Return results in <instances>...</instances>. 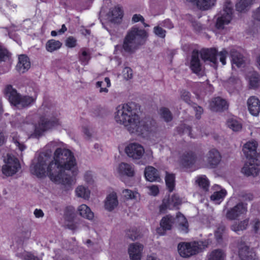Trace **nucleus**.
<instances>
[{
  "instance_id": "obj_1",
  "label": "nucleus",
  "mask_w": 260,
  "mask_h": 260,
  "mask_svg": "<svg viewBox=\"0 0 260 260\" xmlns=\"http://www.w3.org/2000/svg\"><path fill=\"white\" fill-rule=\"evenodd\" d=\"M62 145L57 142L49 143L46 151L40 153L31 166L30 171L40 178L48 175L52 181L68 189L76 183L79 170L74 153L62 148Z\"/></svg>"
},
{
  "instance_id": "obj_2",
  "label": "nucleus",
  "mask_w": 260,
  "mask_h": 260,
  "mask_svg": "<svg viewBox=\"0 0 260 260\" xmlns=\"http://www.w3.org/2000/svg\"><path fill=\"white\" fill-rule=\"evenodd\" d=\"M114 119L117 123L123 125L131 134L144 137L153 131L155 127L153 121L147 118L140 119L136 105L133 103L118 106Z\"/></svg>"
},
{
  "instance_id": "obj_3",
  "label": "nucleus",
  "mask_w": 260,
  "mask_h": 260,
  "mask_svg": "<svg viewBox=\"0 0 260 260\" xmlns=\"http://www.w3.org/2000/svg\"><path fill=\"white\" fill-rule=\"evenodd\" d=\"M41 110L43 111V115L40 117L37 125H34L31 122H25L20 126L27 133H30L33 137H39L44 132L60 125L58 117L59 114L53 107L43 105Z\"/></svg>"
},
{
  "instance_id": "obj_4",
  "label": "nucleus",
  "mask_w": 260,
  "mask_h": 260,
  "mask_svg": "<svg viewBox=\"0 0 260 260\" xmlns=\"http://www.w3.org/2000/svg\"><path fill=\"white\" fill-rule=\"evenodd\" d=\"M148 33L144 29L134 26L129 29L123 40L122 49L126 52L133 53L145 43Z\"/></svg>"
},
{
  "instance_id": "obj_5",
  "label": "nucleus",
  "mask_w": 260,
  "mask_h": 260,
  "mask_svg": "<svg viewBox=\"0 0 260 260\" xmlns=\"http://www.w3.org/2000/svg\"><path fill=\"white\" fill-rule=\"evenodd\" d=\"M211 243L209 240L180 242L178 245V251L181 256L189 257L196 255L206 249Z\"/></svg>"
},
{
  "instance_id": "obj_6",
  "label": "nucleus",
  "mask_w": 260,
  "mask_h": 260,
  "mask_svg": "<svg viewBox=\"0 0 260 260\" xmlns=\"http://www.w3.org/2000/svg\"><path fill=\"white\" fill-rule=\"evenodd\" d=\"M4 93L10 103L18 109H22L29 106L34 103L36 99V95L34 96L21 95L10 85L6 87Z\"/></svg>"
},
{
  "instance_id": "obj_7",
  "label": "nucleus",
  "mask_w": 260,
  "mask_h": 260,
  "mask_svg": "<svg viewBox=\"0 0 260 260\" xmlns=\"http://www.w3.org/2000/svg\"><path fill=\"white\" fill-rule=\"evenodd\" d=\"M233 4L231 0H225L223 5V9L218 14L216 22V27L218 29H223L229 24L234 16Z\"/></svg>"
},
{
  "instance_id": "obj_8",
  "label": "nucleus",
  "mask_w": 260,
  "mask_h": 260,
  "mask_svg": "<svg viewBox=\"0 0 260 260\" xmlns=\"http://www.w3.org/2000/svg\"><path fill=\"white\" fill-rule=\"evenodd\" d=\"M228 52L225 49L220 52H217L216 49H208L202 50L201 52V56L204 61H208L213 64L216 67L217 63V58L222 65L226 64V58Z\"/></svg>"
},
{
  "instance_id": "obj_9",
  "label": "nucleus",
  "mask_w": 260,
  "mask_h": 260,
  "mask_svg": "<svg viewBox=\"0 0 260 260\" xmlns=\"http://www.w3.org/2000/svg\"><path fill=\"white\" fill-rule=\"evenodd\" d=\"M4 161L2 172L6 176H12L16 174L21 168L18 159L14 156L7 155V158Z\"/></svg>"
},
{
  "instance_id": "obj_10",
  "label": "nucleus",
  "mask_w": 260,
  "mask_h": 260,
  "mask_svg": "<svg viewBox=\"0 0 260 260\" xmlns=\"http://www.w3.org/2000/svg\"><path fill=\"white\" fill-rule=\"evenodd\" d=\"M248 211L247 204L243 202H239L234 207L228 209L225 216L226 219L234 220L238 219L240 216L245 215Z\"/></svg>"
},
{
  "instance_id": "obj_11",
  "label": "nucleus",
  "mask_w": 260,
  "mask_h": 260,
  "mask_svg": "<svg viewBox=\"0 0 260 260\" xmlns=\"http://www.w3.org/2000/svg\"><path fill=\"white\" fill-rule=\"evenodd\" d=\"M127 156L133 160L141 159L145 153L143 146L138 143H131L127 144L124 149Z\"/></svg>"
},
{
  "instance_id": "obj_12",
  "label": "nucleus",
  "mask_w": 260,
  "mask_h": 260,
  "mask_svg": "<svg viewBox=\"0 0 260 260\" xmlns=\"http://www.w3.org/2000/svg\"><path fill=\"white\" fill-rule=\"evenodd\" d=\"M242 172L247 176H257L260 172V164L258 160L255 158H248L244 164Z\"/></svg>"
},
{
  "instance_id": "obj_13",
  "label": "nucleus",
  "mask_w": 260,
  "mask_h": 260,
  "mask_svg": "<svg viewBox=\"0 0 260 260\" xmlns=\"http://www.w3.org/2000/svg\"><path fill=\"white\" fill-rule=\"evenodd\" d=\"M116 171L120 177L126 176L131 178L134 177L135 174L134 165L124 162H121L118 165Z\"/></svg>"
},
{
  "instance_id": "obj_14",
  "label": "nucleus",
  "mask_w": 260,
  "mask_h": 260,
  "mask_svg": "<svg viewBox=\"0 0 260 260\" xmlns=\"http://www.w3.org/2000/svg\"><path fill=\"white\" fill-rule=\"evenodd\" d=\"M144 246L139 243L131 244L128 248V253L131 260H141Z\"/></svg>"
},
{
  "instance_id": "obj_15",
  "label": "nucleus",
  "mask_w": 260,
  "mask_h": 260,
  "mask_svg": "<svg viewBox=\"0 0 260 260\" xmlns=\"http://www.w3.org/2000/svg\"><path fill=\"white\" fill-rule=\"evenodd\" d=\"M238 253L241 260H258L255 253L245 244L239 246Z\"/></svg>"
},
{
  "instance_id": "obj_16",
  "label": "nucleus",
  "mask_w": 260,
  "mask_h": 260,
  "mask_svg": "<svg viewBox=\"0 0 260 260\" xmlns=\"http://www.w3.org/2000/svg\"><path fill=\"white\" fill-rule=\"evenodd\" d=\"M209 107L212 111L220 112L227 109L228 104L225 100L217 97L212 100L210 103Z\"/></svg>"
},
{
  "instance_id": "obj_17",
  "label": "nucleus",
  "mask_w": 260,
  "mask_h": 260,
  "mask_svg": "<svg viewBox=\"0 0 260 260\" xmlns=\"http://www.w3.org/2000/svg\"><path fill=\"white\" fill-rule=\"evenodd\" d=\"M118 205V200L117 193L115 192L110 193L106 197L105 203V209L108 211H112Z\"/></svg>"
},
{
  "instance_id": "obj_18",
  "label": "nucleus",
  "mask_w": 260,
  "mask_h": 260,
  "mask_svg": "<svg viewBox=\"0 0 260 260\" xmlns=\"http://www.w3.org/2000/svg\"><path fill=\"white\" fill-rule=\"evenodd\" d=\"M248 109L250 113L255 116L260 112V101L254 96L250 97L247 102Z\"/></svg>"
},
{
  "instance_id": "obj_19",
  "label": "nucleus",
  "mask_w": 260,
  "mask_h": 260,
  "mask_svg": "<svg viewBox=\"0 0 260 260\" xmlns=\"http://www.w3.org/2000/svg\"><path fill=\"white\" fill-rule=\"evenodd\" d=\"M257 145L254 140L249 141L244 145L243 151L247 158H255Z\"/></svg>"
},
{
  "instance_id": "obj_20",
  "label": "nucleus",
  "mask_w": 260,
  "mask_h": 260,
  "mask_svg": "<svg viewBox=\"0 0 260 260\" xmlns=\"http://www.w3.org/2000/svg\"><path fill=\"white\" fill-rule=\"evenodd\" d=\"M255 0H236L235 8L237 12L246 13L251 8Z\"/></svg>"
},
{
  "instance_id": "obj_21",
  "label": "nucleus",
  "mask_w": 260,
  "mask_h": 260,
  "mask_svg": "<svg viewBox=\"0 0 260 260\" xmlns=\"http://www.w3.org/2000/svg\"><path fill=\"white\" fill-rule=\"evenodd\" d=\"M30 67V62L28 57L25 55H20L16 65V70L20 73L26 72Z\"/></svg>"
},
{
  "instance_id": "obj_22",
  "label": "nucleus",
  "mask_w": 260,
  "mask_h": 260,
  "mask_svg": "<svg viewBox=\"0 0 260 260\" xmlns=\"http://www.w3.org/2000/svg\"><path fill=\"white\" fill-rule=\"evenodd\" d=\"M190 68L196 74H198L201 71V64L199 59V53L198 51L194 50L192 53Z\"/></svg>"
},
{
  "instance_id": "obj_23",
  "label": "nucleus",
  "mask_w": 260,
  "mask_h": 260,
  "mask_svg": "<svg viewBox=\"0 0 260 260\" xmlns=\"http://www.w3.org/2000/svg\"><path fill=\"white\" fill-rule=\"evenodd\" d=\"M186 3L197 6L201 10H208L213 6L216 0H184Z\"/></svg>"
},
{
  "instance_id": "obj_24",
  "label": "nucleus",
  "mask_w": 260,
  "mask_h": 260,
  "mask_svg": "<svg viewBox=\"0 0 260 260\" xmlns=\"http://www.w3.org/2000/svg\"><path fill=\"white\" fill-rule=\"evenodd\" d=\"M230 54L232 58L233 67H234V66L238 68L244 66L245 60L241 54L235 49H232L230 51Z\"/></svg>"
},
{
  "instance_id": "obj_25",
  "label": "nucleus",
  "mask_w": 260,
  "mask_h": 260,
  "mask_svg": "<svg viewBox=\"0 0 260 260\" xmlns=\"http://www.w3.org/2000/svg\"><path fill=\"white\" fill-rule=\"evenodd\" d=\"M208 163L212 167L216 166L221 160V155L216 149H212L206 155Z\"/></svg>"
},
{
  "instance_id": "obj_26",
  "label": "nucleus",
  "mask_w": 260,
  "mask_h": 260,
  "mask_svg": "<svg viewBox=\"0 0 260 260\" xmlns=\"http://www.w3.org/2000/svg\"><path fill=\"white\" fill-rule=\"evenodd\" d=\"M177 224L179 230L183 233H187L188 231V223L184 216L179 213L177 214L176 219L174 218V223Z\"/></svg>"
},
{
  "instance_id": "obj_27",
  "label": "nucleus",
  "mask_w": 260,
  "mask_h": 260,
  "mask_svg": "<svg viewBox=\"0 0 260 260\" xmlns=\"http://www.w3.org/2000/svg\"><path fill=\"white\" fill-rule=\"evenodd\" d=\"M123 17V11L119 7H115L110 10L108 13L110 20L114 23H119Z\"/></svg>"
},
{
  "instance_id": "obj_28",
  "label": "nucleus",
  "mask_w": 260,
  "mask_h": 260,
  "mask_svg": "<svg viewBox=\"0 0 260 260\" xmlns=\"http://www.w3.org/2000/svg\"><path fill=\"white\" fill-rule=\"evenodd\" d=\"M77 211L80 216L89 220H92L94 218V213L91 211L90 208L85 204H81L79 206Z\"/></svg>"
},
{
  "instance_id": "obj_29",
  "label": "nucleus",
  "mask_w": 260,
  "mask_h": 260,
  "mask_svg": "<svg viewBox=\"0 0 260 260\" xmlns=\"http://www.w3.org/2000/svg\"><path fill=\"white\" fill-rule=\"evenodd\" d=\"M75 193L77 197L85 200H88L90 197L91 191L88 187L80 185L75 188Z\"/></svg>"
},
{
  "instance_id": "obj_30",
  "label": "nucleus",
  "mask_w": 260,
  "mask_h": 260,
  "mask_svg": "<svg viewBox=\"0 0 260 260\" xmlns=\"http://www.w3.org/2000/svg\"><path fill=\"white\" fill-rule=\"evenodd\" d=\"M145 177L147 180L150 182L157 181L159 175L156 169L151 166H148L145 170Z\"/></svg>"
},
{
  "instance_id": "obj_31",
  "label": "nucleus",
  "mask_w": 260,
  "mask_h": 260,
  "mask_svg": "<svg viewBox=\"0 0 260 260\" xmlns=\"http://www.w3.org/2000/svg\"><path fill=\"white\" fill-rule=\"evenodd\" d=\"M181 163L185 167H190L196 161V157L192 152L184 154L181 158Z\"/></svg>"
},
{
  "instance_id": "obj_32",
  "label": "nucleus",
  "mask_w": 260,
  "mask_h": 260,
  "mask_svg": "<svg viewBox=\"0 0 260 260\" xmlns=\"http://www.w3.org/2000/svg\"><path fill=\"white\" fill-rule=\"evenodd\" d=\"M249 224V219L246 218L238 222H234L231 226V230L236 232L238 233L246 230Z\"/></svg>"
},
{
  "instance_id": "obj_33",
  "label": "nucleus",
  "mask_w": 260,
  "mask_h": 260,
  "mask_svg": "<svg viewBox=\"0 0 260 260\" xmlns=\"http://www.w3.org/2000/svg\"><path fill=\"white\" fill-rule=\"evenodd\" d=\"M225 257L224 252L220 249H214L207 255V260H224Z\"/></svg>"
},
{
  "instance_id": "obj_34",
  "label": "nucleus",
  "mask_w": 260,
  "mask_h": 260,
  "mask_svg": "<svg viewBox=\"0 0 260 260\" xmlns=\"http://www.w3.org/2000/svg\"><path fill=\"white\" fill-rule=\"evenodd\" d=\"M249 84L251 88H256L260 83V75L256 72H250L247 75Z\"/></svg>"
},
{
  "instance_id": "obj_35",
  "label": "nucleus",
  "mask_w": 260,
  "mask_h": 260,
  "mask_svg": "<svg viewBox=\"0 0 260 260\" xmlns=\"http://www.w3.org/2000/svg\"><path fill=\"white\" fill-rule=\"evenodd\" d=\"M122 194L126 200H134L138 201L140 200V193L136 190H132L129 189H124L122 191Z\"/></svg>"
},
{
  "instance_id": "obj_36",
  "label": "nucleus",
  "mask_w": 260,
  "mask_h": 260,
  "mask_svg": "<svg viewBox=\"0 0 260 260\" xmlns=\"http://www.w3.org/2000/svg\"><path fill=\"white\" fill-rule=\"evenodd\" d=\"M62 46V43L57 40L51 39L48 40L46 44V49L49 52H53L58 50Z\"/></svg>"
},
{
  "instance_id": "obj_37",
  "label": "nucleus",
  "mask_w": 260,
  "mask_h": 260,
  "mask_svg": "<svg viewBox=\"0 0 260 260\" xmlns=\"http://www.w3.org/2000/svg\"><path fill=\"white\" fill-rule=\"evenodd\" d=\"M251 231L254 234H260V218L252 217L249 220Z\"/></svg>"
},
{
  "instance_id": "obj_38",
  "label": "nucleus",
  "mask_w": 260,
  "mask_h": 260,
  "mask_svg": "<svg viewBox=\"0 0 260 260\" xmlns=\"http://www.w3.org/2000/svg\"><path fill=\"white\" fill-rule=\"evenodd\" d=\"M173 223H174V218L172 216L167 215L161 219L160 225L164 230H170Z\"/></svg>"
},
{
  "instance_id": "obj_39",
  "label": "nucleus",
  "mask_w": 260,
  "mask_h": 260,
  "mask_svg": "<svg viewBox=\"0 0 260 260\" xmlns=\"http://www.w3.org/2000/svg\"><path fill=\"white\" fill-rule=\"evenodd\" d=\"M226 194L225 189H221L219 191H216L210 197L211 200L216 204H219L224 199Z\"/></svg>"
},
{
  "instance_id": "obj_40",
  "label": "nucleus",
  "mask_w": 260,
  "mask_h": 260,
  "mask_svg": "<svg viewBox=\"0 0 260 260\" xmlns=\"http://www.w3.org/2000/svg\"><path fill=\"white\" fill-rule=\"evenodd\" d=\"M228 126L234 132H238L242 128V124L235 119H229L226 122Z\"/></svg>"
},
{
  "instance_id": "obj_41",
  "label": "nucleus",
  "mask_w": 260,
  "mask_h": 260,
  "mask_svg": "<svg viewBox=\"0 0 260 260\" xmlns=\"http://www.w3.org/2000/svg\"><path fill=\"white\" fill-rule=\"evenodd\" d=\"M196 182L199 186L201 188H202L205 191H207L208 189L209 182L205 176H201L197 177Z\"/></svg>"
},
{
  "instance_id": "obj_42",
  "label": "nucleus",
  "mask_w": 260,
  "mask_h": 260,
  "mask_svg": "<svg viewBox=\"0 0 260 260\" xmlns=\"http://www.w3.org/2000/svg\"><path fill=\"white\" fill-rule=\"evenodd\" d=\"M159 113L161 117L166 122H169L172 120L173 118L172 114L170 111L167 108H161L159 110Z\"/></svg>"
},
{
  "instance_id": "obj_43",
  "label": "nucleus",
  "mask_w": 260,
  "mask_h": 260,
  "mask_svg": "<svg viewBox=\"0 0 260 260\" xmlns=\"http://www.w3.org/2000/svg\"><path fill=\"white\" fill-rule=\"evenodd\" d=\"M166 183L167 187L170 191H172L175 185V176L173 174L166 173Z\"/></svg>"
},
{
  "instance_id": "obj_44",
  "label": "nucleus",
  "mask_w": 260,
  "mask_h": 260,
  "mask_svg": "<svg viewBox=\"0 0 260 260\" xmlns=\"http://www.w3.org/2000/svg\"><path fill=\"white\" fill-rule=\"evenodd\" d=\"M162 26L158 25L153 28V32L157 37L160 38H165L166 35V31L162 28Z\"/></svg>"
},
{
  "instance_id": "obj_45",
  "label": "nucleus",
  "mask_w": 260,
  "mask_h": 260,
  "mask_svg": "<svg viewBox=\"0 0 260 260\" xmlns=\"http://www.w3.org/2000/svg\"><path fill=\"white\" fill-rule=\"evenodd\" d=\"M11 137H12L14 143L16 144V146L19 148L20 151H22L25 149V146L20 143L19 138L17 136V133H12Z\"/></svg>"
},
{
  "instance_id": "obj_46",
  "label": "nucleus",
  "mask_w": 260,
  "mask_h": 260,
  "mask_svg": "<svg viewBox=\"0 0 260 260\" xmlns=\"http://www.w3.org/2000/svg\"><path fill=\"white\" fill-rule=\"evenodd\" d=\"M89 53L86 50H83L79 56V60L83 65L86 64L90 59Z\"/></svg>"
},
{
  "instance_id": "obj_47",
  "label": "nucleus",
  "mask_w": 260,
  "mask_h": 260,
  "mask_svg": "<svg viewBox=\"0 0 260 260\" xmlns=\"http://www.w3.org/2000/svg\"><path fill=\"white\" fill-rule=\"evenodd\" d=\"M148 193L150 196H156L159 192V189L157 185H152L146 187Z\"/></svg>"
},
{
  "instance_id": "obj_48",
  "label": "nucleus",
  "mask_w": 260,
  "mask_h": 260,
  "mask_svg": "<svg viewBox=\"0 0 260 260\" xmlns=\"http://www.w3.org/2000/svg\"><path fill=\"white\" fill-rule=\"evenodd\" d=\"M224 230V226L220 225L215 232V237L218 242H219L222 239V234Z\"/></svg>"
},
{
  "instance_id": "obj_49",
  "label": "nucleus",
  "mask_w": 260,
  "mask_h": 260,
  "mask_svg": "<svg viewBox=\"0 0 260 260\" xmlns=\"http://www.w3.org/2000/svg\"><path fill=\"white\" fill-rule=\"evenodd\" d=\"M93 177L94 174L90 171H86L84 175V180L88 184H91L93 182Z\"/></svg>"
},
{
  "instance_id": "obj_50",
  "label": "nucleus",
  "mask_w": 260,
  "mask_h": 260,
  "mask_svg": "<svg viewBox=\"0 0 260 260\" xmlns=\"http://www.w3.org/2000/svg\"><path fill=\"white\" fill-rule=\"evenodd\" d=\"M66 45L69 48H74L77 45V40L72 36L69 37L66 40Z\"/></svg>"
},
{
  "instance_id": "obj_51",
  "label": "nucleus",
  "mask_w": 260,
  "mask_h": 260,
  "mask_svg": "<svg viewBox=\"0 0 260 260\" xmlns=\"http://www.w3.org/2000/svg\"><path fill=\"white\" fill-rule=\"evenodd\" d=\"M122 75L124 78L126 80H129L133 77V72L131 68L125 67L122 71Z\"/></svg>"
},
{
  "instance_id": "obj_52",
  "label": "nucleus",
  "mask_w": 260,
  "mask_h": 260,
  "mask_svg": "<svg viewBox=\"0 0 260 260\" xmlns=\"http://www.w3.org/2000/svg\"><path fill=\"white\" fill-rule=\"evenodd\" d=\"M239 79L236 77H232L229 79L226 83V86L228 87L232 88L234 87L236 84L238 83Z\"/></svg>"
},
{
  "instance_id": "obj_53",
  "label": "nucleus",
  "mask_w": 260,
  "mask_h": 260,
  "mask_svg": "<svg viewBox=\"0 0 260 260\" xmlns=\"http://www.w3.org/2000/svg\"><path fill=\"white\" fill-rule=\"evenodd\" d=\"M159 24L161 26L169 29H172L174 27L173 24L169 19L164 20V21L159 22Z\"/></svg>"
},
{
  "instance_id": "obj_54",
  "label": "nucleus",
  "mask_w": 260,
  "mask_h": 260,
  "mask_svg": "<svg viewBox=\"0 0 260 260\" xmlns=\"http://www.w3.org/2000/svg\"><path fill=\"white\" fill-rule=\"evenodd\" d=\"M79 222H69L67 223V228L71 230L75 231L80 228Z\"/></svg>"
},
{
  "instance_id": "obj_55",
  "label": "nucleus",
  "mask_w": 260,
  "mask_h": 260,
  "mask_svg": "<svg viewBox=\"0 0 260 260\" xmlns=\"http://www.w3.org/2000/svg\"><path fill=\"white\" fill-rule=\"evenodd\" d=\"M252 17L254 20L260 22V6L253 11Z\"/></svg>"
},
{
  "instance_id": "obj_56",
  "label": "nucleus",
  "mask_w": 260,
  "mask_h": 260,
  "mask_svg": "<svg viewBox=\"0 0 260 260\" xmlns=\"http://www.w3.org/2000/svg\"><path fill=\"white\" fill-rule=\"evenodd\" d=\"M181 97L185 102L189 103L190 98V94L189 92L182 90L181 92Z\"/></svg>"
},
{
  "instance_id": "obj_57",
  "label": "nucleus",
  "mask_w": 260,
  "mask_h": 260,
  "mask_svg": "<svg viewBox=\"0 0 260 260\" xmlns=\"http://www.w3.org/2000/svg\"><path fill=\"white\" fill-rule=\"evenodd\" d=\"M171 202L174 207H176L181 204V200L180 199L178 196L174 195L172 197Z\"/></svg>"
},
{
  "instance_id": "obj_58",
  "label": "nucleus",
  "mask_w": 260,
  "mask_h": 260,
  "mask_svg": "<svg viewBox=\"0 0 260 260\" xmlns=\"http://www.w3.org/2000/svg\"><path fill=\"white\" fill-rule=\"evenodd\" d=\"M132 21L133 23H136L139 21L143 22L145 21L144 17L140 14H134L132 18Z\"/></svg>"
},
{
  "instance_id": "obj_59",
  "label": "nucleus",
  "mask_w": 260,
  "mask_h": 260,
  "mask_svg": "<svg viewBox=\"0 0 260 260\" xmlns=\"http://www.w3.org/2000/svg\"><path fill=\"white\" fill-rule=\"evenodd\" d=\"M194 110L196 112V116L198 119L200 118L201 114L203 112V108L200 106H195L193 107Z\"/></svg>"
},
{
  "instance_id": "obj_60",
  "label": "nucleus",
  "mask_w": 260,
  "mask_h": 260,
  "mask_svg": "<svg viewBox=\"0 0 260 260\" xmlns=\"http://www.w3.org/2000/svg\"><path fill=\"white\" fill-rule=\"evenodd\" d=\"M127 237L132 240H135L137 238L138 235L136 231H129L126 234Z\"/></svg>"
},
{
  "instance_id": "obj_61",
  "label": "nucleus",
  "mask_w": 260,
  "mask_h": 260,
  "mask_svg": "<svg viewBox=\"0 0 260 260\" xmlns=\"http://www.w3.org/2000/svg\"><path fill=\"white\" fill-rule=\"evenodd\" d=\"M243 199L245 201H251L254 199V196L251 193H245L241 196Z\"/></svg>"
},
{
  "instance_id": "obj_62",
  "label": "nucleus",
  "mask_w": 260,
  "mask_h": 260,
  "mask_svg": "<svg viewBox=\"0 0 260 260\" xmlns=\"http://www.w3.org/2000/svg\"><path fill=\"white\" fill-rule=\"evenodd\" d=\"M34 215L37 218L42 217L44 216V213L42 210L36 209L34 211Z\"/></svg>"
},
{
  "instance_id": "obj_63",
  "label": "nucleus",
  "mask_w": 260,
  "mask_h": 260,
  "mask_svg": "<svg viewBox=\"0 0 260 260\" xmlns=\"http://www.w3.org/2000/svg\"><path fill=\"white\" fill-rule=\"evenodd\" d=\"M6 141V137L3 131L0 129V146L3 145Z\"/></svg>"
},
{
  "instance_id": "obj_64",
  "label": "nucleus",
  "mask_w": 260,
  "mask_h": 260,
  "mask_svg": "<svg viewBox=\"0 0 260 260\" xmlns=\"http://www.w3.org/2000/svg\"><path fill=\"white\" fill-rule=\"evenodd\" d=\"M146 260H160L155 255L151 254L147 255Z\"/></svg>"
}]
</instances>
